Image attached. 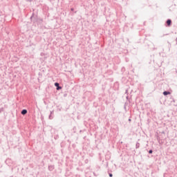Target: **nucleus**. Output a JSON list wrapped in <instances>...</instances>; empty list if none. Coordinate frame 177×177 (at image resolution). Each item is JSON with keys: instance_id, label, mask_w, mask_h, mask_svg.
<instances>
[{"instance_id": "nucleus-12", "label": "nucleus", "mask_w": 177, "mask_h": 177, "mask_svg": "<svg viewBox=\"0 0 177 177\" xmlns=\"http://www.w3.org/2000/svg\"><path fill=\"white\" fill-rule=\"evenodd\" d=\"M109 175L110 177H113V174L109 173Z\"/></svg>"}, {"instance_id": "nucleus-5", "label": "nucleus", "mask_w": 177, "mask_h": 177, "mask_svg": "<svg viewBox=\"0 0 177 177\" xmlns=\"http://www.w3.org/2000/svg\"><path fill=\"white\" fill-rule=\"evenodd\" d=\"M55 169V165H48V170L53 171Z\"/></svg>"}, {"instance_id": "nucleus-22", "label": "nucleus", "mask_w": 177, "mask_h": 177, "mask_svg": "<svg viewBox=\"0 0 177 177\" xmlns=\"http://www.w3.org/2000/svg\"><path fill=\"white\" fill-rule=\"evenodd\" d=\"M162 133H164V134H165V131H162Z\"/></svg>"}, {"instance_id": "nucleus-2", "label": "nucleus", "mask_w": 177, "mask_h": 177, "mask_svg": "<svg viewBox=\"0 0 177 177\" xmlns=\"http://www.w3.org/2000/svg\"><path fill=\"white\" fill-rule=\"evenodd\" d=\"M55 86H56L57 91H60V89H62V86H60V84L58 82L55 83Z\"/></svg>"}, {"instance_id": "nucleus-7", "label": "nucleus", "mask_w": 177, "mask_h": 177, "mask_svg": "<svg viewBox=\"0 0 177 177\" xmlns=\"http://www.w3.org/2000/svg\"><path fill=\"white\" fill-rule=\"evenodd\" d=\"M49 120H53V115H52L51 113H50L49 116H48Z\"/></svg>"}, {"instance_id": "nucleus-13", "label": "nucleus", "mask_w": 177, "mask_h": 177, "mask_svg": "<svg viewBox=\"0 0 177 177\" xmlns=\"http://www.w3.org/2000/svg\"><path fill=\"white\" fill-rule=\"evenodd\" d=\"M59 138V136H57L56 137H54V139H58Z\"/></svg>"}, {"instance_id": "nucleus-10", "label": "nucleus", "mask_w": 177, "mask_h": 177, "mask_svg": "<svg viewBox=\"0 0 177 177\" xmlns=\"http://www.w3.org/2000/svg\"><path fill=\"white\" fill-rule=\"evenodd\" d=\"M149 154H153V150L152 149H150L149 151H148Z\"/></svg>"}, {"instance_id": "nucleus-19", "label": "nucleus", "mask_w": 177, "mask_h": 177, "mask_svg": "<svg viewBox=\"0 0 177 177\" xmlns=\"http://www.w3.org/2000/svg\"><path fill=\"white\" fill-rule=\"evenodd\" d=\"M53 113H54L53 111H50V114H51V115H53Z\"/></svg>"}, {"instance_id": "nucleus-26", "label": "nucleus", "mask_w": 177, "mask_h": 177, "mask_svg": "<svg viewBox=\"0 0 177 177\" xmlns=\"http://www.w3.org/2000/svg\"><path fill=\"white\" fill-rule=\"evenodd\" d=\"M173 102H175V100L173 99Z\"/></svg>"}, {"instance_id": "nucleus-23", "label": "nucleus", "mask_w": 177, "mask_h": 177, "mask_svg": "<svg viewBox=\"0 0 177 177\" xmlns=\"http://www.w3.org/2000/svg\"><path fill=\"white\" fill-rule=\"evenodd\" d=\"M176 45H177V37L176 38Z\"/></svg>"}, {"instance_id": "nucleus-11", "label": "nucleus", "mask_w": 177, "mask_h": 177, "mask_svg": "<svg viewBox=\"0 0 177 177\" xmlns=\"http://www.w3.org/2000/svg\"><path fill=\"white\" fill-rule=\"evenodd\" d=\"M32 17H34V13L32 15V16L30 17V20L31 21H32Z\"/></svg>"}, {"instance_id": "nucleus-6", "label": "nucleus", "mask_w": 177, "mask_h": 177, "mask_svg": "<svg viewBox=\"0 0 177 177\" xmlns=\"http://www.w3.org/2000/svg\"><path fill=\"white\" fill-rule=\"evenodd\" d=\"M139 147H140V143L136 142V149H139Z\"/></svg>"}, {"instance_id": "nucleus-25", "label": "nucleus", "mask_w": 177, "mask_h": 177, "mask_svg": "<svg viewBox=\"0 0 177 177\" xmlns=\"http://www.w3.org/2000/svg\"><path fill=\"white\" fill-rule=\"evenodd\" d=\"M128 97H128V96H127V97H126V99H128Z\"/></svg>"}, {"instance_id": "nucleus-14", "label": "nucleus", "mask_w": 177, "mask_h": 177, "mask_svg": "<svg viewBox=\"0 0 177 177\" xmlns=\"http://www.w3.org/2000/svg\"><path fill=\"white\" fill-rule=\"evenodd\" d=\"M157 140L160 142V137H157Z\"/></svg>"}, {"instance_id": "nucleus-3", "label": "nucleus", "mask_w": 177, "mask_h": 177, "mask_svg": "<svg viewBox=\"0 0 177 177\" xmlns=\"http://www.w3.org/2000/svg\"><path fill=\"white\" fill-rule=\"evenodd\" d=\"M162 93L164 96H168V95H171V92L168 91H165Z\"/></svg>"}, {"instance_id": "nucleus-8", "label": "nucleus", "mask_w": 177, "mask_h": 177, "mask_svg": "<svg viewBox=\"0 0 177 177\" xmlns=\"http://www.w3.org/2000/svg\"><path fill=\"white\" fill-rule=\"evenodd\" d=\"M73 131L74 133H75V132H77V127H74L73 128Z\"/></svg>"}, {"instance_id": "nucleus-21", "label": "nucleus", "mask_w": 177, "mask_h": 177, "mask_svg": "<svg viewBox=\"0 0 177 177\" xmlns=\"http://www.w3.org/2000/svg\"><path fill=\"white\" fill-rule=\"evenodd\" d=\"M131 121H132V120H131V118L129 119V122H131Z\"/></svg>"}, {"instance_id": "nucleus-9", "label": "nucleus", "mask_w": 177, "mask_h": 177, "mask_svg": "<svg viewBox=\"0 0 177 177\" xmlns=\"http://www.w3.org/2000/svg\"><path fill=\"white\" fill-rule=\"evenodd\" d=\"M4 110H5V108H3V107L1 108L0 109V114H1V113H2V111H4Z\"/></svg>"}, {"instance_id": "nucleus-1", "label": "nucleus", "mask_w": 177, "mask_h": 177, "mask_svg": "<svg viewBox=\"0 0 177 177\" xmlns=\"http://www.w3.org/2000/svg\"><path fill=\"white\" fill-rule=\"evenodd\" d=\"M166 24H167V27H171V26H172V20H171L169 19H167L166 21Z\"/></svg>"}, {"instance_id": "nucleus-4", "label": "nucleus", "mask_w": 177, "mask_h": 177, "mask_svg": "<svg viewBox=\"0 0 177 177\" xmlns=\"http://www.w3.org/2000/svg\"><path fill=\"white\" fill-rule=\"evenodd\" d=\"M27 113H28L27 109H23L21 111V114H22V115H26V114H27Z\"/></svg>"}, {"instance_id": "nucleus-27", "label": "nucleus", "mask_w": 177, "mask_h": 177, "mask_svg": "<svg viewBox=\"0 0 177 177\" xmlns=\"http://www.w3.org/2000/svg\"><path fill=\"white\" fill-rule=\"evenodd\" d=\"M124 109H127V106H124Z\"/></svg>"}, {"instance_id": "nucleus-15", "label": "nucleus", "mask_w": 177, "mask_h": 177, "mask_svg": "<svg viewBox=\"0 0 177 177\" xmlns=\"http://www.w3.org/2000/svg\"><path fill=\"white\" fill-rule=\"evenodd\" d=\"M39 21H41V23L44 21V20H43L42 19H39Z\"/></svg>"}, {"instance_id": "nucleus-16", "label": "nucleus", "mask_w": 177, "mask_h": 177, "mask_svg": "<svg viewBox=\"0 0 177 177\" xmlns=\"http://www.w3.org/2000/svg\"><path fill=\"white\" fill-rule=\"evenodd\" d=\"M71 12H74V8H71Z\"/></svg>"}, {"instance_id": "nucleus-24", "label": "nucleus", "mask_w": 177, "mask_h": 177, "mask_svg": "<svg viewBox=\"0 0 177 177\" xmlns=\"http://www.w3.org/2000/svg\"><path fill=\"white\" fill-rule=\"evenodd\" d=\"M39 75H42V74H41V73H39Z\"/></svg>"}, {"instance_id": "nucleus-20", "label": "nucleus", "mask_w": 177, "mask_h": 177, "mask_svg": "<svg viewBox=\"0 0 177 177\" xmlns=\"http://www.w3.org/2000/svg\"><path fill=\"white\" fill-rule=\"evenodd\" d=\"M28 2H31L32 0H26Z\"/></svg>"}, {"instance_id": "nucleus-17", "label": "nucleus", "mask_w": 177, "mask_h": 177, "mask_svg": "<svg viewBox=\"0 0 177 177\" xmlns=\"http://www.w3.org/2000/svg\"><path fill=\"white\" fill-rule=\"evenodd\" d=\"M125 93L128 95V89L126 90Z\"/></svg>"}, {"instance_id": "nucleus-18", "label": "nucleus", "mask_w": 177, "mask_h": 177, "mask_svg": "<svg viewBox=\"0 0 177 177\" xmlns=\"http://www.w3.org/2000/svg\"><path fill=\"white\" fill-rule=\"evenodd\" d=\"M67 96V93L64 94V97H66Z\"/></svg>"}]
</instances>
